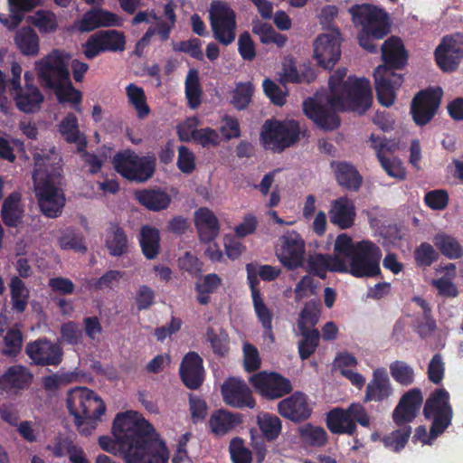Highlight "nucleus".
Here are the masks:
<instances>
[{"label":"nucleus","mask_w":463,"mask_h":463,"mask_svg":"<svg viewBox=\"0 0 463 463\" xmlns=\"http://www.w3.org/2000/svg\"><path fill=\"white\" fill-rule=\"evenodd\" d=\"M115 439L100 436L101 449L123 455L126 463H168L169 453L154 426L130 411L118 413L112 426Z\"/></svg>","instance_id":"f257e3e1"},{"label":"nucleus","mask_w":463,"mask_h":463,"mask_svg":"<svg viewBox=\"0 0 463 463\" xmlns=\"http://www.w3.org/2000/svg\"><path fill=\"white\" fill-rule=\"evenodd\" d=\"M372 102L370 81L364 78L348 77L338 95L327 96L326 105L329 108L315 98H308L303 102V111L320 128L334 130L340 126V118L335 110L364 114L369 109Z\"/></svg>","instance_id":"f03ea898"},{"label":"nucleus","mask_w":463,"mask_h":463,"mask_svg":"<svg viewBox=\"0 0 463 463\" xmlns=\"http://www.w3.org/2000/svg\"><path fill=\"white\" fill-rule=\"evenodd\" d=\"M349 13L354 24L361 27L357 33L359 45L370 53H377V42L391 33L390 14L383 8L368 3L352 5Z\"/></svg>","instance_id":"7ed1b4c3"},{"label":"nucleus","mask_w":463,"mask_h":463,"mask_svg":"<svg viewBox=\"0 0 463 463\" xmlns=\"http://www.w3.org/2000/svg\"><path fill=\"white\" fill-rule=\"evenodd\" d=\"M67 408L74 417L78 430L85 436L91 434L106 411L102 399L87 387H77L70 391Z\"/></svg>","instance_id":"20e7f679"},{"label":"nucleus","mask_w":463,"mask_h":463,"mask_svg":"<svg viewBox=\"0 0 463 463\" xmlns=\"http://www.w3.org/2000/svg\"><path fill=\"white\" fill-rule=\"evenodd\" d=\"M33 161V179L39 207L46 217L56 218L61 214L65 204L63 192L57 186L61 175L44 171L42 168L43 158L40 154L34 155Z\"/></svg>","instance_id":"39448f33"},{"label":"nucleus","mask_w":463,"mask_h":463,"mask_svg":"<svg viewBox=\"0 0 463 463\" xmlns=\"http://www.w3.org/2000/svg\"><path fill=\"white\" fill-rule=\"evenodd\" d=\"M382 250L374 242L363 240L356 241V250L346 261L344 260L345 271L354 278H375L382 275L380 261Z\"/></svg>","instance_id":"423d86ee"},{"label":"nucleus","mask_w":463,"mask_h":463,"mask_svg":"<svg viewBox=\"0 0 463 463\" xmlns=\"http://www.w3.org/2000/svg\"><path fill=\"white\" fill-rule=\"evenodd\" d=\"M115 170L125 179L137 184L150 180L156 172V157L154 154L138 156L132 150L118 153L113 159Z\"/></svg>","instance_id":"0eeeda50"},{"label":"nucleus","mask_w":463,"mask_h":463,"mask_svg":"<svg viewBox=\"0 0 463 463\" xmlns=\"http://www.w3.org/2000/svg\"><path fill=\"white\" fill-rule=\"evenodd\" d=\"M300 126L297 120H267L260 138L266 148L280 153L293 146L298 139Z\"/></svg>","instance_id":"6e6552de"},{"label":"nucleus","mask_w":463,"mask_h":463,"mask_svg":"<svg viewBox=\"0 0 463 463\" xmlns=\"http://www.w3.org/2000/svg\"><path fill=\"white\" fill-rule=\"evenodd\" d=\"M359 423L369 427L370 417L365 408L360 403H351L346 409L333 408L326 413V424L333 434L354 435Z\"/></svg>","instance_id":"1a4fd4ad"},{"label":"nucleus","mask_w":463,"mask_h":463,"mask_svg":"<svg viewBox=\"0 0 463 463\" xmlns=\"http://www.w3.org/2000/svg\"><path fill=\"white\" fill-rule=\"evenodd\" d=\"M70 54L63 51L53 50L37 62L38 80L41 86L51 90L70 78L68 69Z\"/></svg>","instance_id":"9d476101"},{"label":"nucleus","mask_w":463,"mask_h":463,"mask_svg":"<svg viewBox=\"0 0 463 463\" xmlns=\"http://www.w3.org/2000/svg\"><path fill=\"white\" fill-rule=\"evenodd\" d=\"M213 37L222 45L231 44L236 37V14L228 4L213 1L209 10Z\"/></svg>","instance_id":"9b49d317"},{"label":"nucleus","mask_w":463,"mask_h":463,"mask_svg":"<svg viewBox=\"0 0 463 463\" xmlns=\"http://www.w3.org/2000/svg\"><path fill=\"white\" fill-rule=\"evenodd\" d=\"M249 382L255 392L267 401L280 399L293 390L290 380L277 372L255 373L249 378Z\"/></svg>","instance_id":"f8f14e48"},{"label":"nucleus","mask_w":463,"mask_h":463,"mask_svg":"<svg viewBox=\"0 0 463 463\" xmlns=\"http://www.w3.org/2000/svg\"><path fill=\"white\" fill-rule=\"evenodd\" d=\"M443 91L440 87L420 90L412 99L410 113L414 123L422 127L435 117L439 108Z\"/></svg>","instance_id":"ddd939ff"},{"label":"nucleus","mask_w":463,"mask_h":463,"mask_svg":"<svg viewBox=\"0 0 463 463\" xmlns=\"http://www.w3.org/2000/svg\"><path fill=\"white\" fill-rule=\"evenodd\" d=\"M126 37L117 30H101L91 34L83 45L86 58L93 59L105 52H122L125 50Z\"/></svg>","instance_id":"4468645a"},{"label":"nucleus","mask_w":463,"mask_h":463,"mask_svg":"<svg viewBox=\"0 0 463 463\" xmlns=\"http://www.w3.org/2000/svg\"><path fill=\"white\" fill-rule=\"evenodd\" d=\"M340 45L341 33L337 30L318 35L313 43V56L317 64L326 70H332L340 59Z\"/></svg>","instance_id":"2eb2a0df"},{"label":"nucleus","mask_w":463,"mask_h":463,"mask_svg":"<svg viewBox=\"0 0 463 463\" xmlns=\"http://www.w3.org/2000/svg\"><path fill=\"white\" fill-rule=\"evenodd\" d=\"M221 393L223 402L232 408L253 409L256 406L252 391L242 379L227 378L221 386Z\"/></svg>","instance_id":"dca6fc26"},{"label":"nucleus","mask_w":463,"mask_h":463,"mask_svg":"<svg viewBox=\"0 0 463 463\" xmlns=\"http://www.w3.org/2000/svg\"><path fill=\"white\" fill-rule=\"evenodd\" d=\"M305 241L295 231L288 232L280 238V249L277 255L280 263L289 270L302 267L306 252Z\"/></svg>","instance_id":"f3484780"},{"label":"nucleus","mask_w":463,"mask_h":463,"mask_svg":"<svg viewBox=\"0 0 463 463\" xmlns=\"http://www.w3.org/2000/svg\"><path fill=\"white\" fill-rule=\"evenodd\" d=\"M25 354L39 366H57L61 363L63 355L61 347L46 337L27 343Z\"/></svg>","instance_id":"a211bd4d"},{"label":"nucleus","mask_w":463,"mask_h":463,"mask_svg":"<svg viewBox=\"0 0 463 463\" xmlns=\"http://www.w3.org/2000/svg\"><path fill=\"white\" fill-rule=\"evenodd\" d=\"M373 78L378 102L386 108L391 107L395 101V90L403 83V75L385 71L383 67H376Z\"/></svg>","instance_id":"6ab92c4d"},{"label":"nucleus","mask_w":463,"mask_h":463,"mask_svg":"<svg viewBox=\"0 0 463 463\" xmlns=\"http://www.w3.org/2000/svg\"><path fill=\"white\" fill-rule=\"evenodd\" d=\"M279 415L295 423L308 420L312 414V408L308 403L306 393L297 391L278 403Z\"/></svg>","instance_id":"aec40b11"},{"label":"nucleus","mask_w":463,"mask_h":463,"mask_svg":"<svg viewBox=\"0 0 463 463\" xmlns=\"http://www.w3.org/2000/svg\"><path fill=\"white\" fill-rule=\"evenodd\" d=\"M383 64L377 67H383L385 71L395 72L403 69L407 63L409 55L402 41L397 36H391L383 42L381 46Z\"/></svg>","instance_id":"412c9836"},{"label":"nucleus","mask_w":463,"mask_h":463,"mask_svg":"<svg viewBox=\"0 0 463 463\" xmlns=\"http://www.w3.org/2000/svg\"><path fill=\"white\" fill-rule=\"evenodd\" d=\"M423 402V396L419 388L406 392L400 399L392 412V420L398 426L407 425L417 417Z\"/></svg>","instance_id":"4be33fe9"},{"label":"nucleus","mask_w":463,"mask_h":463,"mask_svg":"<svg viewBox=\"0 0 463 463\" xmlns=\"http://www.w3.org/2000/svg\"><path fill=\"white\" fill-rule=\"evenodd\" d=\"M202 357L195 352H188L182 359L179 375L183 383L190 390H197L203 383Z\"/></svg>","instance_id":"5701e85b"},{"label":"nucleus","mask_w":463,"mask_h":463,"mask_svg":"<svg viewBox=\"0 0 463 463\" xmlns=\"http://www.w3.org/2000/svg\"><path fill=\"white\" fill-rule=\"evenodd\" d=\"M33 378V373L24 365H11L0 376V390L5 393L17 392L27 388Z\"/></svg>","instance_id":"b1692460"},{"label":"nucleus","mask_w":463,"mask_h":463,"mask_svg":"<svg viewBox=\"0 0 463 463\" xmlns=\"http://www.w3.org/2000/svg\"><path fill=\"white\" fill-rule=\"evenodd\" d=\"M393 394V388L385 368H376L367 383L364 401L381 402Z\"/></svg>","instance_id":"393cba45"},{"label":"nucleus","mask_w":463,"mask_h":463,"mask_svg":"<svg viewBox=\"0 0 463 463\" xmlns=\"http://www.w3.org/2000/svg\"><path fill=\"white\" fill-rule=\"evenodd\" d=\"M344 260L337 256L321 253L310 254L307 260V271L322 279L326 278V272L345 271Z\"/></svg>","instance_id":"a878e982"},{"label":"nucleus","mask_w":463,"mask_h":463,"mask_svg":"<svg viewBox=\"0 0 463 463\" xmlns=\"http://www.w3.org/2000/svg\"><path fill=\"white\" fill-rule=\"evenodd\" d=\"M194 223L202 242L210 243L219 234L220 223L218 218L207 207H201L194 213Z\"/></svg>","instance_id":"bb28decb"},{"label":"nucleus","mask_w":463,"mask_h":463,"mask_svg":"<svg viewBox=\"0 0 463 463\" xmlns=\"http://www.w3.org/2000/svg\"><path fill=\"white\" fill-rule=\"evenodd\" d=\"M242 421L243 416L241 413L220 409L211 414L208 424L212 433L217 437H222L232 432Z\"/></svg>","instance_id":"cd10ccee"},{"label":"nucleus","mask_w":463,"mask_h":463,"mask_svg":"<svg viewBox=\"0 0 463 463\" xmlns=\"http://www.w3.org/2000/svg\"><path fill=\"white\" fill-rule=\"evenodd\" d=\"M0 215L4 224L8 228H17L23 222L24 208L20 193L13 192L4 199Z\"/></svg>","instance_id":"c85d7f7f"},{"label":"nucleus","mask_w":463,"mask_h":463,"mask_svg":"<svg viewBox=\"0 0 463 463\" xmlns=\"http://www.w3.org/2000/svg\"><path fill=\"white\" fill-rule=\"evenodd\" d=\"M120 24L121 18L118 14L107 10L96 9L83 14L79 29L81 32H90L102 26H119Z\"/></svg>","instance_id":"c756f323"},{"label":"nucleus","mask_w":463,"mask_h":463,"mask_svg":"<svg viewBox=\"0 0 463 463\" xmlns=\"http://www.w3.org/2000/svg\"><path fill=\"white\" fill-rule=\"evenodd\" d=\"M14 99L17 109L24 113H34L38 111L43 102V95L33 84L26 82L25 87L14 90Z\"/></svg>","instance_id":"7c9ffc66"},{"label":"nucleus","mask_w":463,"mask_h":463,"mask_svg":"<svg viewBox=\"0 0 463 463\" xmlns=\"http://www.w3.org/2000/svg\"><path fill=\"white\" fill-rule=\"evenodd\" d=\"M330 222L345 230L353 226L355 217V208L353 202L346 197H340L332 203L328 213Z\"/></svg>","instance_id":"2f4dec72"},{"label":"nucleus","mask_w":463,"mask_h":463,"mask_svg":"<svg viewBox=\"0 0 463 463\" xmlns=\"http://www.w3.org/2000/svg\"><path fill=\"white\" fill-rule=\"evenodd\" d=\"M58 131L69 144H75L78 151L87 147V139L79 129V121L73 113H68L59 123Z\"/></svg>","instance_id":"473e14b6"},{"label":"nucleus","mask_w":463,"mask_h":463,"mask_svg":"<svg viewBox=\"0 0 463 463\" xmlns=\"http://www.w3.org/2000/svg\"><path fill=\"white\" fill-rule=\"evenodd\" d=\"M105 246L112 257H120L128 251V239L124 229L117 222H110L106 230Z\"/></svg>","instance_id":"72a5a7b5"},{"label":"nucleus","mask_w":463,"mask_h":463,"mask_svg":"<svg viewBox=\"0 0 463 463\" xmlns=\"http://www.w3.org/2000/svg\"><path fill=\"white\" fill-rule=\"evenodd\" d=\"M42 0H8L10 14H0V23L8 29H14L24 17V13L33 10Z\"/></svg>","instance_id":"f704fd0d"},{"label":"nucleus","mask_w":463,"mask_h":463,"mask_svg":"<svg viewBox=\"0 0 463 463\" xmlns=\"http://www.w3.org/2000/svg\"><path fill=\"white\" fill-rule=\"evenodd\" d=\"M335 179L340 186L350 191H357L363 182V178L357 169L347 162H333Z\"/></svg>","instance_id":"c9c22d12"},{"label":"nucleus","mask_w":463,"mask_h":463,"mask_svg":"<svg viewBox=\"0 0 463 463\" xmlns=\"http://www.w3.org/2000/svg\"><path fill=\"white\" fill-rule=\"evenodd\" d=\"M138 203L149 211L159 212L166 209L170 203V195L161 189H143L136 193Z\"/></svg>","instance_id":"e433bc0d"},{"label":"nucleus","mask_w":463,"mask_h":463,"mask_svg":"<svg viewBox=\"0 0 463 463\" xmlns=\"http://www.w3.org/2000/svg\"><path fill=\"white\" fill-rule=\"evenodd\" d=\"M14 43L22 54L35 56L39 52V37L32 27H22L14 35Z\"/></svg>","instance_id":"4c0bfd02"},{"label":"nucleus","mask_w":463,"mask_h":463,"mask_svg":"<svg viewBox=\"0 0 463 463\" xmlns=\"http://www.w3.org/2000/svg\"><path fill=\"white\" fill-rule=\"evenodd\" d=\"M139 243L142 252L147 260L156 259L160 249L159 231L149 225L142 226Z\"/></svg>","instance_id":"58836bf2"},{"label":"nucleus","mask_w":463,"mask_h":463,"mask_svg":"<svg viewBox=\"0 0 463 463\" xmlns=\"http://www.w3.org/2000/svg\"><path fill=\"white\" fill-rule=\"evenodd\" d=\"M51 90L59 103H70L77 112H81L82 93L73 86L71 78Z\"/></svg>","instance_id":"ea45409f"},{"label":"nucleus","mask_w":463,"mask_h":463,"mask_svg":"<svg viewBox=\"0 0 463 463\" xmlns=\"http://www.w3.org/2000/svg\"><path fill=\"white\" fill-rule=\"evenodd\" d=\"M9 287L12 309L16 313H24L28 305L29 289L18 276L11 278Z\"/></svg>","instance_id":"a19ab883"},{"label":"nucleus","mask_w":463,"mask_h":463,"mask_svg":"<svg viewBox=\"0 0 463 463\" xmlns=\"http://www.w3.org/2000/svg\"><path fill=\"white\" fill-rule=\"evenodd\" d=\"M451 409L449 392L443 388L437 389L427 399L423 408V415L426 419L430 420L434 412Z\"/></svg>","instance_id":"79ce46f5"},{"label":"nucleus","mask_w":463,"mask_h":463,"mask_svg":"<svg viewBox=\"0 0 463 463\" xmlns=\"http://www.w3.org/2000/svg\"><path fill=\"white\" fill-rule=\"evenodd\" d=\"M302 339L298 342V354L301 360L308 359L317 350L320 342V333L317 328L304 329L299 326Z\"/></svg>","instance_id":"37998d69"},{"label":"nucleus","mask_w":463,"mask_h":463,"mask_svg":"<svg viewBox=\"0 0 463 463\" xmlns=\"http://www.w3.org/2000/svg\"><path fill=\"white\" fill-rule=\"evenodd\" d=\"M185 98L187 105L192 109H196L202 103L203 90L200 85L198 71L194 69L189 71L184 83Z\"/></svg>","instance_id":"c03bdc74"},{"label":"nucleus","mask_w":463,"mask_h":463,"mask_svg":"<svg viewBox=\"0 0 463 463\" xmlns=\"http://www.w3.org/2000/svg\"><path fill=\"white\" fill-rule=\"evenodd\" d=\"M433 243L440 253L449 260H457L463 256V248L453 237L438 233L433 238Z\"/></svg>","instance_id":"a18cd8bd"},{"label":"nucleus","mask_w":463,"mask_h":463,"mask_svg":"<svg viewBox=\"0 0 463 463\" xmlns=\"http://www.w3.org/2000/svg\"><path fill=\"white\" fill-rule=\"evenodd\" d=\"M254 85L250 81H240L235 84L230 103L237 110H244L252 101Z\"/></svg>","instance_id":"49530a36"},{"label":"nucleus","mask_w":463,"mask_h":463,"mask_svg":"<svg viewBox=\"0 0 463 463\" xmlns=\"http://www.w3.org/2000/svg\"><path fill=\"white\" fill-rule=\"evenodd\" d=\"M252 33L259 35L260 41L263 44L275 43L278 47H283L288 41L286 35L276 32L268 23H253Z\"/></svg>","instance_id":"de8ad7c7"},{"label":"nucleus","mask_w":463,"mask_h":463,"mask_svg":"<svg viewBox=\"0 0 463 463\" xmlns=\"http://www.w3.org/2000/svg\"><path fill=\"white\" fill-rule=\"evenodd\" d=\"M128 102L137 111V118L143 119L150 113V108L146 103V97L141 87L130 83L126 88Z\"/></svg>","instance_id":"09e8293b"},{"label":"nucleus","mask_w":463,"mask_h":463,"mask_svg":"<svg viewBox=\"0 0 463 463\" xmlns=\"http://www.w3.org/2000/svg\"><path fill=\"white\" fill-rule=\"evenodd\" d=\"M411 435V427L404 424L400 429L385 435L383 438L382 442L386 449L398 453L405 448Z\"/></svg>","instance_id":"8fccbe9b"},{"label":"nucleus","mask_w":463,"mask_h":463,"mask_svg":"<svg viewBox=\"0 0 463 463\" xmlns=\"http://www.w3.org/2000/svg\"><path fill=\"white\" fill-rule=\"evenodd\" d=\"M1 354L8 358L17 357L23 349L24 336L20 329L10 328L3 338Z\"/></svg>","instance_id":"3c124183"},{"label":"nucleus","mask_w":463,"mask_h":463,"mask_svg":"<svg viewBox=\"0 0 463 463\" xmlns=\"http://www.w3.org/2000/svg\"><path fill=\"white\" fill-rule=\"evenodd\" d=\"M58 242L61 249L65 250H71L81 253L87 250L82 234L73 228H67L63 231L58 239Z\"/></svg>","instance_id":"603ef678"},{"label":"nucleus","mask_w":463,"mask_h":463,"mask_svg":"<svg viewBox=\"0 0 463 463\" xmlns=\"http://www.w3.org/2000/svg\"><path fill=\"white\" fill-rule=\"evenodd\" d=\"M301 439L314 447H323L326 444L328 436L326 430L320 426L307 423L299 429Z\"/></svg>","instance_id":"864d4df0"},{"label":"nucleus","mask_w":463,"mask_h":463,"mask_svg":"<svg viewBox=\"0 0 463 463\" xmlns=\"http://www.w3.org/2000/svg\"><path fill=\"white\" fill-rule=\"evenodd\" d=\"M389 368L392 377L399 384L409 386L414 383V370L407 363L396 360L391 363Z\"/></svg>","instance_id":"5fc2aeb1"},{"label":"nucleus","mask_w":463,"mask_h":463,"mask_svg":"<svg viewBox=\"0 0 463 463\" xmlns=\"http://www.w3.org/2000/svg\"><path fill=\"white\" fill-rule=\"evenodd\" d=\"M321 313V304L317 301H308L305 304L300 311L299 318L298 320V328L303 326L304 329H310L309 326L314 327L319 321Z\"/></svg>","instance_id":"6e6d98bb"},{"label":"nucleus","mask_w":463,"mask_h":463,"mask_svg":"<svg viewBox=\"0 0 463 463\" xmlns=\"http://www.w3.org/2000/svg\"><path fill=\"white\" fill-rule=\"evenodd\" d=\"M258 425L264 437L269 441L276 439L282 429L280 419L269 413L258 417Z\"/></svg>","instance_id":"4d7b16f0"},{"label":"nucleus","mask_w":463,"mask_h":463,"mask_svg":"<svg viewBox=\"0 0 463 463\" xmlns=\"http://www.w3.org/2000/svg\"><path fill=\"white\" fill-rule=\"evenodd\" d=\"M248 283L251 291L252 303L254 311L267 307L264 303L260 291L258 288L260 281L258 279L259 273L257 272V265L255 263H248L246 265Z\"/></svg>","instance_id":"13d9d810"},{"label":"nucleus","mask_w":463,"mask_h":463,"mask_svg":"<svg viewBox=\"0 0 463 463\" xmlns=\"http://www.w3.org/2000/svg\"><path fill=\"white\" fill-rule=\"evenodd\" d=\"M193 140L203 147H215L220 144L218 132L212 128H193L191 130Z\"/></svg>","instance_id":"bf43d9fd"},{"label":"nucleus","mask_w":463,"mask_h":463,"mask_svg":"<svg viewBox=\"0 0 463 463\" xmlns=\"http://www.w3.org/2000/svg\"><path fill=\"white\" fill-rule=\"evenodd\" d=\"M445 46V43H439L434 53L435 61L441 71L445 72H451L457 70L459 61Z\"/></svg>","instance_id":"052dcab7"},{"label":"nucleus","mask_w":463,"mask_h":463,"mask_svg":"<svg viewBox=\"0 0 463 463\" xmlns=\"http://www.w3.org/2000/svg\"><path fill=\"white\" fill-rule=\"evenodd\" d=\"M229 451L232 463L252 462V453L244 446V441L240 437L232 439L229 445Z\"/></svg>","instance_id":"680f3d73"},{"label":"nucleus","mask_w":463,"mask_h":463,"mask_svg":"<svg viewBox=\"0 0 463 463\" xmlns=\"http://www.w3.org/2000/svg\"><path fill=\"white\" fill-rule=\"evenodd\" d=\"M453 417V411L446 410L445 411L434 412L431 415L432 423L430 430V438L436 439L442 434L450 425Z\"/></svg>","instance_id":"e2e57ef3"},{"label":"nucleus","mask_w":463,"mask_h":463,"mask_svg":"<svg viewBox=\"0 0 463 463\" xmlns=\"http://www.w3.org/2000/svg\"><path fill=\"white\" fill-rule=\"evenodd\" d=\"M206 340L210 343L213 353L218 356H224L229 350L228 335L223 331L218 334L213 327H208L206 331Z\"/></svg>","instance_id":"0e129e2a"},{"label":"nucleus","mask_w":463,"mask_h":463,"mask_svg":"<svg viewBox=\"0 0 463 463\" xmlns=\"http://www.w3.org/2000/svg\"><path fill=\"white\" fill-rule=\"evenodd\" d=\"M356 250V242L345 233L339 234L334 244V255L348 260Z\"/></svg>","instance_id":"69168bd1"},{"label":"nucleus","mask_w":463,"mask_h":463,"mask_svg":"<svg viewBox=\"0 0 463 463\" xmlns=\"http://www.w3.org/2000/svg\"><path fill=\"white\" fill-rule=\"evenodd\" d=\"M415 261L420 267H430L438 260L439 253L433 246L428 242H422L414 251Z\"/></svg>","instance_id":"338daca9"},{"label":"nucleus","mask_w":463,"mask_h":463,"mask_svg":"<svg viewBox=\"0 0 463 463\" xmlns=\"http://www.w3.org/2000/svg\"><path fill=\"white\" fill-rule=\"evenodd\" d=\"M122 277L123 273L119 270H108L100 278L90 280L89 288L95 291L112 288L113 285L118 282Z\"/></svg>","instance_id":"774afa93"}]
</instances>
